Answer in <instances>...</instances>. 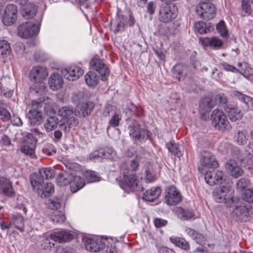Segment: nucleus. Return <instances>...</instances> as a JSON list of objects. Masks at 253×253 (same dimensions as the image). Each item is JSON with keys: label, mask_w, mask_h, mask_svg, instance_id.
I'll list each match as a JSON object with an SVG mask.
<instances>
[{"label": "nucleus", "mask_w": 253, "mask_h": 253, "mask_svg": "<svg viewBox=\"0 0 253 253\" xmlns=\"http://www.w3.org/2000/svg\"><path fill=\"white\" fill-rule=\"evenodd\" d=\"M140 156H136L134 159L130 162V167L125 164L122 165L121 171L123 175V180L120 183L121 187L124 190L126 188L130 189L132 191H142L144 188L139 186L137 181L136 171L138 169L139 165Z\"/></svg>", "instance_id": "nucleus-1"}, {"label": "nucleus", "mask_w": 253, "mask_h": 253, "mask_svg": "<svg viewBox=\"0 0 253 253\" xmlns=\"http://www.w3.org/2000/svg\"><path fill=\"white\" fill-rule=\"evenodd\" d=\"M232 188V182L230 181H228L222 186L215 188L213 191L214 199L217 203L225 204L227 207L235 206L239 202L240 198L233 196Z\"/></svg>", "instance_id": "nucleus-2"}, {"label": "nucleus", "mask_w": 253, "mask_h": 253, "mask_svg": "<svg viewBox=\"0 0 253 253\" xmlns=\"http://www.w3.org/2000/svg\"><path fill=\"white\" fill-rule=\"evenodd\" d=\"M44 97L38 98L31 103L32 109L29 110L27 116L31 126H39L42 122V111L45 113L48 105L45 102Z\"/></svg>", "instance_id": "nucleus-3"}, {"label": "nucleus", "mask_w": 253, "mask_h": 253, "mask_svg": "<svg viewBox=\"0 0 253 253\" xmlns=\"http://www.w3.org/2000/svg\"><path fill=\"white\" fill-rule=\"evenodd\" d=\"M48 76L46 69L42 66L34 67L29 74V79L33 82V85L31 88H33L37 93L42 95L44 93L46 86L43 81Z\"/></svg>", "instance_id": "nucleus-4"}, {"label": "nucleus", "mask_w": 253, "mask_h": 253, "mask_svg": "<svg viewBox=\"0 0 253 253\" xmlns=\"http://www.w3.org/2000/svg\"><path fill=\"white\" fill-rule=\"evenodd\" d=\"M131 124L128 126L129 135L136 142H145L148 140L151 135V133L140 127V124L135 120H132Z\"/></svg>", "instance_id": "nucleus-5"}, {"label": "nucleus", "mask_w": 253, "mask_h": 253, "mask_svg": "<svg viewBox=\"0 0 253 253\" xmlns=\"http://www.w3.org/2000/svg\"><path fill=\"white\" fill-rule=\"evenodd\" d=\"M178 14V7L174 3L161 4L159 8L158 18L160 22L169 23L174 19Z\"/></svg>", "instance_id": "nucleus-6"}, {"label": "nucleus", "mask_w": 253, "mask_h": 253, "mask_svg": "<svg viewBox=\"0 0 253 253\" xmlns=\"http://www.w3.org/2000/svg\"><path fill=\"white\" fill-rule=\"evenodd\" d=\"M212 124L215 128L225 131L230 127L229 123L223 112L218 109H214L211 114Z\"/></svg>", "instance_id": "nucleus-7"}, {"label": "nucleus", "mask_w": 253, "mask_h": 253, "mask_svg": "<svg viewBox=\"0 0 253 253\" xmlns=\"http://www.w3.org/2000/svg\"><path fill=\"white\" fill-rule=\"evenodd\" d=\"M195 9L200 18L207 20L212 19L216 11L215 5L211 2H203L202 4H198Z\"/></svg>", "instance_id": "nucleus-8"}, {"label": "nucleus", "mask_w": 253, "mask_h": 253, "mask_svg": "<svg viewBox=\"0 0 253 253\" xmlns=\"http://www.w3.org/2000/svg\"><path fill=\"white\" fill-rule=\"evenodd\" d=\"M182 199V196L179 190L172 185L168 186L165 192V202L169 206L178 204Z\"/></svg>", "instance_id": "nucleus-9"}, {"label": "nucleus", "mask_w": 253, "mask_h": 253, "mask_svg": "<svg viewBox=\"0 0 253 253\" xmlns=\"http://www.w3.org/2000/svg\"><path fill=\"white\" fill-rule=\"evenodd\" d=\"M39 28L31 21L23 23L18 27V35L24 39H29L39 32Z\"/></svg>", "instance_id": "nucleus-10"}, {"label": "nucleus", "mask_w": 253, "mask_h": 253, "mask_svg": "<svg viewBox=\"0 0 253 253\" xmlns=\"http://www.w3.org/2000/svg\"><path fill=\"white\" fill-rule=\"evenodd\" d=\"M116 152L111 147H105L96 150L89 155V159L91 161H101L104 159L113 160Z\"/></svg>", "instance_id": "nucleus-11"}, {"label": "nucleus", "mask_w": 253, "mask_h": 253, "mask_svg": "<svg viewBox=\"0 0 253 253\" xmlns=\"http://www.w3.org/2000/svg\"><path fill=\"white\" fill-rule=\"evenodd\" d=\"M200 163L203 168L215 169L218 163L215 156L210 151L203 150L200 152Z\"/></svg>", "instance_id": "nucleus-12"}, {"label": "nucleus", "mask_w": 253, "mask_h": 253, "mask_svg": "<svg viewBox=\"0 0 253 253\" xmlns=\"http://www.w3.org/2000/svg\"><path fill=\"white\" fill-rule=\"evenodd\" d=\"M17 7L13 4H7L2 15V21L6 26H10L14 23L17 19Z\"/></svg>", "instance_id": "nucleus-13"}, {"label": "nucleus", "mask_w": 253, "mask_h": 253, "mask_svg": "<svg viewBox=\"0 0 253 253\" xmlns=\"http://www.w3.org/2000/svg\"><path fill=\"white\" fill-rule=\"evenodd\" d=\"M91 68L98 72L102 81H106L109 76L110 70L103 60L98 58L92 59L90 62Z\"/></svg>", "instance_id": "nucleus-14"}, {"label": "nucleus", "mask_w": 253, "mask_h": 253, "mask_svg": "<svg viewBox=\"0 0 253 253\" xmlns=\"http://www.w3.org/2000/svg\"><path fill=\"white\" fill-rule=\"evenodd\" d=\"M239 202L235 204L236 208L231 213L232 217L237 221L245 222L249 220V209L246 206H238Z\"/></svg>", "instance_id": "nucleus-15"}, {"label": "nucleus", "mask_w": 253, "mask_h": 253, "mask_svg": "<svg viewBox=\"0 0 253 253\" xmlns=\"http://www.w3.org/2000/svg\"><path fill=\"white\" fill-rule=\"evenodd\" d=\"M85 248L91 252H99L105 248V244L101 239L97 237L84 238Z\"/></svg>", "instance_id": "nucleus-16"}, {"label": "nucleus", "mask_w": 253, "mask_h": 253, "mask_svg": "<svg viewBox=\"0 0 253 253\" xmlns=\"http://www.w3.org/2000/svg\"><path fill=\"white\" fill-rule=\"evenodd\" d=\"M224 173L222 171L214 170L207 171L205 176V180L209 185L212 186L222 183Z\"/></svg>", "instance_id": "nucleus-17"}, {"label": "nucleus", "mask_w": 253, "mask_h": 253, "mask_svg": "<svg viewBox=\"0 0 253 253\" xmlns=\"http://www.w3.org/2000/svg\"><path fill=\"white\" fill-rule=\"evenodd\" d=\"M0 193L10 197L15 195L12 182L9 178L3 176H0Z\"/></svg>", "instance_id": "nucleus-18"}, {"label": "nucleus", "mask_w": 253, "mask_h": 253, "mask_svg": "<svg viewBox=\"0 0 253 253\" xmlns=\"http://www.w3.org/2000/svg\"><path fill=\"white\" fill-rule=\"evenodd\" d=\"M49 238L55 242L62 243L70 241L74 238V235L69 231L60 230L51 233Z\"/></svg>", "instance_id": "nucleus-19"}, {"label": "nucleus", "mask_w": 253, "mask_h": 253, "mask_svg": "<svg viewBox=\"0 0 253 253\" xmlns=\"http://www.w3.org/2000/svg\"><path fill=\"white\" fill-rule=\"evenodd\" d=\"M224 111L227 113L229 119L232 122L241 120L245 113L243 109L240 108L238 105L234 107L233 105L225 106Z\"/></svg>", "instance_id": "nucleus-20"}, {"label": "nucleus", "mask_w": 253, "mask_h": 253, "mask_svg": "<svg viewBox=\"0 0 253 253\" xmlns=\"http://www.w3.org/2000/svg\"><path fill=\"white\" fill-rule=\"evenodd\" d=\"M64 77L69 81H75L82 76L83 70L80 67L71 66L67 69L62 71Z\"/></svg>", "instance_id": "nucleus-21"}, {"label": "nucleus", "mask_w": 253, "mask_h": 253, "mask_svg": "<svg viewBox=\"0 0 253 253\" xmlns=\"http://www.w3.org/2000/svg\"><path fill=\"white\" fill-rule=\"evenodd\" d=\"M21 6V13L23 17L26 19H31L33 18L37 11V7L36 5L31 2H27Z\"/></svg>", "instance_id": "nucleus-22"}, {"label": "nucleus", "mask_w": 253, "mask_h": 253, "mask_svg": "<svg viewBox=\"0 0 253 253\" xmlns=\"http://www.w3.org/2000/svg\"><path fill=\"white\" fill-rule=\"evenodd\" d=\"M225 168L229 174L235 178L239 177L244 173L243 170L237 165L235 161L231 159L226 162Z\"/></svg>", "instance_id": "nucleus-23"}, {"label": "nucleus", "mask_w": 253, "mask_h": 253, "mask_svg": "<svg viewBox=\"0 0 253 253\" xmlns=\"http://www.w3.org/2000/svg\"><path fill=\"white\" fill-rule=\"evenodd\" d=\"M54 192V185L50 182H44L36 192L42 198L50 196Z\"/></svg>", "instance_id": "nucleus-24"}, {"label": "nucleus", "mask_w": 253, "mask_h": 253, "mask_svg": "<svg viewBox=\"0 0 253 253\" xmlns=\"http://www.w3.org/2000/svg\"><path fill=\"white\" fill-rule=\"evenodd\" d=\"M216 103V100H214L212 97L205 96L201 100L199 104V108L203 114L209 112L215 106Z\"/></svg>", "instance_id": "nucleus-25"}, {"label": "nucleus", "mask_w": 253, "mask_h": 253, "mask_svg": "<svg viewBox=\"0 0 253 253\" xmlns=\"http://www.w3.org/2000/svg\"><path fill=\"white\" fill-rule=\"evenodd\" d=\"M185 231L197 244L202 246L206 244V239L203 234L199 233L191 228L187 227L185 228Z\"/></svg>", "instance_id": "nucleus-26"}, {"label": "nucleus", "mask_w": 253, "mask_h": 253, "mask_svg": "<svg viewBox=\"0 0 253 253\" xmlns=\"http://www.w3.org/2000/svg\"><path fill=\"white\" fill-rule=\"evenodd\" d=\"M200 40L205 46H210L215 49L220 48L223 44L222 41L216 37L201 38Z\"/></svg>", "instance_id": "nucleus-27"}, {"label": "nucleus", "mask_w": 253, "mask_h": 253, "mask_svg": "<svg viewBox=\"0 0 253 253\" xmlns=\"http://www.w3.org/2000/svg\"><path fill=\"white\" fill-rule=\"evenodd\" d=\"M161 191V188L159 187H152L143 193V199L148 202H153L159 197Z\"/></svg>", "instance_id": "nucleus-28"}, {"label": "nucleus", "mask_w": 253, "mask_h": 253, "mask_svg": "<svg viewBox=\"0 0 253 253\" xmlns=\"http://www.w3.org/2000/svg\"><path fill=\"white\" fill-rule=\"evenodd\" d=\"M71 191L75 193L83 188L85 185L84 179L80 176L74 175L70 183Z\"/></svg>", "instance_id": "nucleus-29"}, {"label": "nucleus", "mask_w": 253, "mask_h": 253, "mask_svg": "<svg viewBox=\"0 0 253 253\" xmlns=\"http://www.w3.org/2000/svg\"><path fill=\"white\" fill-rule=\"evenodd\" d=\"M50 87L53 90L60 88L63 84L62 77L58 74H52L48 81Z\"/></svg>", "instance_id": "nucleus-30"}, {"label": "nucleus", "mask_w": 253, "mask_h": 253, "mask_svg": "<svg viewBox=\"0 0 253 253\" xmlns=\"http://www.w3.org/2000/svg\"><path fill=\"white\" fill-rule=\"evenodd\" d=\"M73 174L69 173L66 170L58 174L56 178L57 184L61 186H65L70 184Z\"/></svg>", "instance_id": "nucleus-31"}, {"label": "nucleus", "mask_w": 253, "mask_h": 253, "mask_svg": "<svg viewBox=\"0 0 253 253\" xmlns=\"http://www.w3.org/2000/svg\"><path fill=\"white\" fill-rule=\"evenodd\" d=\"M88 96L84 90H80L75 92L72 97L73 102L77 106L82 104L83 103L87 101Z\"/></svg>", "instance_id": "nucleus-32"}, {"label": "nucleus", "mask_w": 253, "mask_h": 253, "mask_svg": "<svg viewBox=\"0 0 253 253\" xmlns=\"http://www.w3.org/2000/svg\"><path fill=\"white\" fill-rule=\"evenodd\" d=\"M11 224L21 232L25 231L24 218L20 214L13 215L11 220Z\"/></svg>", "instance_id": "nucleus-33"}, {"label": "nucleus", "mask_w": 253, "mask_h": 253, "mask_svg": "<svg viewBox=\"0 0 253 253\" xmlns=\"http://www.w3.org/2000/svg\"><path fill=\"white\" fill-rule=\"evenodd\" d=\"M30 179L33 189L35 192L38 189V187L44 183V179L39 171L38 173L31 174Z\"/></svg>", "instance_id": "nucleus-34"}, {"label": "nucleus", "mask_w": 253, "mask_h": 253, "mask_svg": "<svg viewBox=\"0 0 253 253\" xmlns=\"http://www.w3.org/2000/svg\"><path fill=\"white\" fill-rule=\"evenodd\" d=\"M195 31L200 34H207L212 31L214 29L213 25H207L205 22L199 21L194 24Z\"/></svg>", "instance_id": "nucleus-35"}, {"label": "nucleus", "mask_w": 253, "mask_h": 253, "mask_svg": "<svg viewBox=\"0 0 253 253\" xmlns=\"http://www.w3.org/2000/svg\"><path fill=\"white\" fill-rule=\"evenodd\" d=\"M80 105V112L79 113L81 114L80 116L84 117L88 116L93 110L95 106L94 103L90 101L83 103Z\"/></svg>", "instance_id": "nucleus-36"}, {"label": "nucleus", "mask_w": 253, "mask_h": 253, "mask_svg": "<svg viewBox=\"0 0 253 253\" xmlns=\"http://www.w3.org/2000/svg\"><path fill=\"white\" fill-rule=\"evenodd\" d=\"M167 147L169 151L172 155L180 157L182 156L181 149H183L182 146L173 141H170L167 143Z\"/></svg>", "instance_id": "nucleus-37"}, {"label": "nucleus", "mask_w": 253, "mask_h": 253, "mask_svg": "<svg viewBox=\"0 0 253 253\" xmlns=\"http://www.w3.org/2000/svg\"><path fill=\"white\" fill-rule=\"evenodd\" d=\"M74 108L70 106H65L61 107L58 110V115L62 119L61 120H65L68 118L74 115Z\"/></svg>", "instance_id": "nucleus-38"}, {"label": "nucleus", "mask_w": 253, "mask_h": 253, "mask_svg": "<svg viewBox=\"0 0 253 253\" xmlns=\"http://www.w3.org/2000/svg\"><path fill=\"white\" fill-rule=\"evenodd\" d=\"M59 122L56 117H49L45 121L44 125V128L47 132H50L56 128Z\"/></svg>", "instance_id": "nucleus-39"}, {"label": "nucleus", "mask_w": 253, "mask_h": 253, "mask_svg": "<svg viewBox=\"0 0 253 253\" xmlns=\"http://www.w3.org/2000/svg\"><path fill=\"white\" fill-rule=\"evenodd\" d=\"M84 80L88 86H94L99 82V77L94 72L89 71L85 75Z\"/></svg>", "instance_id": "nucleus-40"}, {"label": "nucleus", "mask_w": 253, "mask_h": 253, "mask_svg": "<svg viewBox=\"0 0 253 253\" xmlns=\"http://www.w3.org/2000/svg\"><path fill=\"white\" fill-rule=\"evenodd\" d=\"M169 240L171 243L182 249L187 250L189 249L188 242L184 238L177 237H170Z\"/></svg>", "instance_id": "nucleus-41"}, {"label": "nucleus", "mask_w": 253, "mask_h": 253, "mask_svg": "<svg viewBox=\"0 0 253 253\" xmlns=\"http://www.w3.org/2000/svg\"><path fill=\"white\" fill-rule=\"evenodd\" d=\"M39 172L43 179H50L53 178L55 174V170L52 168H42L39 169Z\"/></svg>", "instance_id": "nucleus-42"}, {"label": "nucleus", "mask_w": 253, "mask_h": 253, "mask_svg": "<svg viewBox=\"0 0 253 253\" xmlns=\"http://www.w3.org/2000/svg\"><path fill=\"white\" fill-rule=\"evenodd\" d=\"M11 51L9 43L5 40L0 41V55L2 57L8 55Z\"/></svg>", "instance_id": "nucleus-43"}, {"label": "nucleus", "mask_w": 253, "mask_h": 253, "mask_svg": "<svg viewBox=\"0 0 253 253\" xmlns=\"http://www.w3.org/2000/svg\"><path fill=\"white\" fill-rule=\"evenodd\" d=\"M84 176L88 182H94L100 180V177L97 172L93 170H86L84 172Z\"/></svg>", "instance_id": "nucleus-44"}, {"label": "nucleus", "mask_w": 253, "mask_h": 253, "mask_svg": "<svg viewBox=\"0 0 253 253\" xmlns=\"http://www.w3.org/2000/svg\"><path fill=\"white\" fill-rule=\"evenodd\" d=\"M247 132L245 130H239L234 135V139L239 145H243L247 142Z\"/></svg>", "instance_id": "nucleus-45"}, {"label": "nucleus", "mask_w": 253, "mask_h": 253, "mask_svg": "<svg viewBox=\"0 0 253 253\" xmlns=\"http://www.w3.org/2000/svg\"><path fill=\"white\" fill-rule=\"evenodd\" d=\"M177 27V25H173L164 26L160 27L159 31L161 34L166 36L173 35L175 33Z\"/></svg>", "instance_id": "nucleus-46"}, {"label": "nucleus", "mask_w": 253, "mask_h": 253, "mask_svg": "<svg viewBox=\"0 0 253 253\" xmlns=\"http://www.w3.org/2000/svg\"><path fill=\"white\" fill-rule=\"evenodd\" d=\"M62 199L61 197L55 196L52 199L48 200V207L52 210H57L61 207Z\"/></svg>", "instance_id": "nucleus-47"}, {"label": "nucleus", "mask_w": 253, "mask_h": 253, "mask_svg": "<svg viewBox=\"0 0 253 253\" xmlns=\"http://www.w3.org/2000/svg\"><path fill=\"white\" fill-rule=\"evenodd\" d=\"M42 152L48 156H51L56 153V149L52 144L47 143L42 149Z\"/></svg>", "instance_id": "nucleus-48"}, {"label": "nucleus", "mask_w": 253, "mask_h": 253, "mask_svg": "<svg viewBox=\"0 0 253 253\" xmlns=\"http://www.w3.org/2000/svg\"><path fill=\"white\" fill-rule=\"evenodd\" d=\"M173 76L175 78L178 82L181 81V78L184 79V76L182 73V67L180 65H175L173 68Z\"/></svg>", "instance_id": "nucleus-49"}, {"label": "nucleus", "mask_w": 253, "mask_h": 253, "mask_svg": "<svg viewBox=\"0 0 253 253\" xmlns=\"http://www.w3.org/2000/svg\"><path fill=\"white\" fill-rule=\"evenodd\" d=\"M35 147H32L30 145L24 144L21 148V151L25 155L33 158L35 156Z\"/></svg>", "instance_id": "nucleus-50"}, {"label": "nucleus", "mask_w": 253, "mask_h": 253, "mask_svg": "<svg viewBox=\"0 0 253 253\" xmlns=\"http://www.w3.org/2000/svg\"><path fill=\"white\" fill-rule=\"evenodd\" d=\"M216 30L218 33L222 37H227L228 36V31L225 27V24L224 21H220L216 25Z\"/></svg>", "instance_id": "nucleus-51"}, {"label": "nucleus", "mask_w": 253, "mask_h": 253, "mask_svg": "<svg viewBox=\"0 0 253 253\" xmlns=\"http://www.w3.org/2000/svg\"><path fill=\"white\" fill-rule=\"evenodd\" d=\"M37 139L34 136L33 133H28L26 134L25 138V143L31 146L32 147L36 148Z\"/></svg>", "instance_id": "nucleus-52"}, {"label": "nucleus", "mask_w": 253, "mask_h": 253, "mask_svg": "<svg viewBox=\"0 0 253 253\" xmlns=\"http://www.w3.org/2000/svg\"><path fill=\"white\" fill-rule=\"evenodd\" d=\"M250 184L249 180L246 178H241L237 181L236 188L239 191H242Z\"/></svg>", "instance_id": "nucleus-53"}, {"label": "nucleus", "mask_w": 253, "mask_h": 253, "mask_svg": "<svg viewBox=\"0 0 253 253\" xmlns=\"http://www.w3.org/2000/svg\"><path fill=\"white\" fill-rule=\"evenodd\" d=\"M216 101H218L219 106L224 107L226 106H230L231 104L227 103V99L226 96L223 93L217 94L215 96Z\"/></svg>", "instance_id": "nucleus-54"}, {"label": "nucleus", "mask_w": 253, "mask_h": 253, "mask_svg": "<svg viewBox=\"0 0 253 253\" xmlns=\"http://www.w3.org/2000/svg\"><path fill=\"white\" fill-rule=\"evenodd\" d=\"M243 199L249 203H253V189H248L242 194Z\"/></svg>", "instance_id": "nucleus-55"}, {"label": "nucleus", "mask_w": 253, "mask_h": 253, "mask_svg": "<svg viewBox=\"0 0 253 253\" xmlns=\"http://www.w3.org/2000/svg\"><path fill=\"white\" fill-rule=\"evenodd\" d=\"M66 217L62 213L57 212L55 213L51 217V220L54 224H62L65 221Z\"/></svg>", "instance_id": "nucleus-56"}, {"label": "nucleus", "mask_w": 253, "mask_h": 253, "mask_svg": "<svg viewBox=\"0 0 253 253\" xmlns=\"http://www.w3.org/2000/svg\"><path fill=\"white\" fill-rule=\"evenodd\" d=\"M179 214H181L182 217L185 220H188L192 218L194 214L193 211L189 210H185L182 208H179L178 209Z\"/></svg>", "instance_id": "nucleus-57"}, {"label": "nucleus", "mask_w": 253, "mask_h": 253, "mask_svg": "<svg viewBox=\"0 0 253 253\" xmlns=\"http://www.w3.org/2000/svg\"><path fill=\"white\" fill-rule=\"evenodd\" d=\"M233 96L237 99L239 100L242 103L244 106V104L249 97V96L246 95L241 92L238 91H234L232 93Z\"/></svg>", "instance_id": "nucleus-58"}, {"label": "nucleus", "mask_w": 253, "mask_h": 253, "mask_svg": "<svg viewBox=\"0 0 253 253\" xmlns=\"http://www.w3.org/2000/svg\"><path fill=\"white\" fill-rule=\"evenodd\" d=\"M11 118L9 112L3 107H0V119L3 122L8 121Z\"/></svg>", "instance_id": "nucleus-59"}, {"label": "nucleus", "mask_w": 253, "mask_h": 253, "mask_svg": "<svg viewBox=\"0 0 253 253\" xmlns=\"http://www.w3.org/2000/svg\"><path fill=\"white\" fill-rule=\"evenodd\" d=\"M242 107L245 112L249 110H253V98L249 96L244 106L242 105Z\"/></svg>", "instance_id": "nucleus-60"}, {"label": "nucleus", "mask_w": 253, "mask_h": 253, "mask_svg": "<svg viewBox=\"0 0 253 253\" xmlns=\"http://www.w3.org/2000/svg\"><path fill=\"white\" fill-rule=\"evenodd\" d=\"M58 125L59 128L61 130H63L65 133L70 131L71 127L66 121L61 120L59 121Z\"/></svg>", "instance_id": "nucleus-61"}, {"label": "nucleus", "mask_w": 253, "mask_h": 253, "mask_svg": "<svg viewBox=\"0 0 253 253\" xmlns=\"http://www.w3.org/2000/svg\"><path fill=\"white\" fill-rule=\"evenodd\" d=\"M121 117L118 114L114 113L111 119L109 120V124L113 126L116 127L119 126Z\"/></svg>", "instance_id": "nucleus-62"}, {"label": "nucleus", "mask_w": 253, "mask_h": 253, "mask_svg": "<svg viewBox=\"0 0 253 253\" xmlns=\"http://www.w3.org/2000/svg\"><path fill=\"white\" fill-rule=\"evenodd\" d=\"M14 49L18 54H22L25 51V45L21 42H17L14 44Z\"/></svg>", "instance_id": "nucleus-63"}, {"label": "nucleus", "mask_w": 253, "mask_h": 253, "mask_svg": "<svg viewBox=\"0 0 253 253\" xmlns=\"http://www.w3.org/2000/svg\"><path fill=\"white\" fill-rule=\"evenodd\" d=\"M154 223L157 228H161L166 226L168 224V221L160 218H155L154 219Z\"/></svg>", "instance_id": "nucleus-64"}]
</instances>
